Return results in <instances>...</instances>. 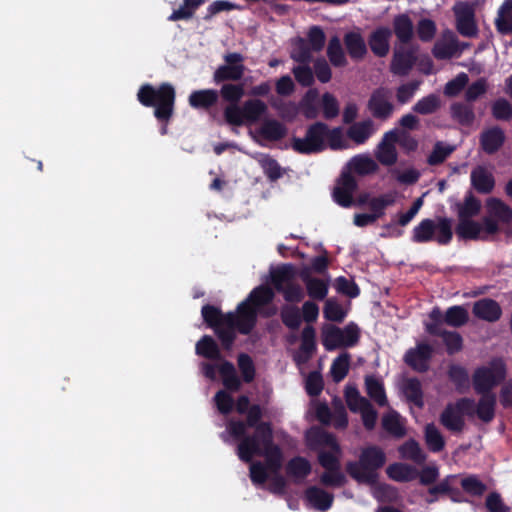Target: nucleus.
Masks as SVG:
<instances>
[{"label":"nucleus","mask_w":512,"mask_h":512,"mask_svg":"<svg viewBox=\"0 0 512 512\" xmlns=\"http://www.w3.org/2000/svg\"><path fill=\"white\" fill-rule=\"evenodd\" d=\"M201 315L205 324L214 330L225 350H230L236 339V330L248 335L256 325V311L247 302L237 306V313H223L220 308L206 304Z\"/></svg>","instance_id":"obj_1"},{"label":"nucleus","mask_w":512,"mask_h":512,"mask_svg":"<svg viewBox=\"0 0 512 512\" xmlns=\"http://www.w3.org/2000/svg\"><path fill=\"white\" fill-rule=\"evenodd\" d=\"M137 100L144 107H153L155 118L162 124L160 132L167 133V125L174 115L176 91L169 82H163L159 86L146 83L140 86L137 92Z\"/></svg>","instance_id":"obj_2"},{"label":"nucleus","mask_w":512,"mask_h":512,"mask_svg":"<svg viewBox=\"0 0 512 512\" xmlns=\"http://www.w3.org/2000/svg\"><path fill=\"white\" fill-rule=\"evenodd\" d=\"M386 463L385 452L376 445L361 450L358 461L346 463V472L358 483L372 485L377 481V471Z\"/></svg>","instance_id":"obj_3"},{"label":"nucleus","mask_w":512,"mask_h":512,"mask_svg":"<svg viewBox=\"0 0 512 512\" xmlns=\"http://www.w3.org/2000/svg\"><path fill=\"white\" fill-rule=\"evenodd\" d=\"M453 238L452 220L448 217H438L437 222L425 218L412 230L411 240L414 243L437 242L448 245Z\"/></svg>","instance_id":"obj_4"},{"label":"nucleus","mask_w":512,"mask_h":512,"mask_svg":"<svg viewBox=\"0 0 512 512\" xmlns=\"http://www.w3.org/2000/svg\"><path fill=\"white\" fill-rule=\"evenodd\" d=\"M507 376V365L501 357L490 360L488 365L477 367L472 375V385L477 394H493L492 389L500 385Z\"/></svg>","instance_id":"obj_5"},{"label":"nucleus","mask_w":512,"mask_h":512,"mask_svg":"<svg viewBox=\"0 0 512 512\" xmlns=\"http://www.w3.org/2000/svg\"><path fill=\"white\" fill-rule=\"evenodd\" d=\"M296 277L297 269L291 263L281 264L270 271L273 287L288 303H299L305 297L303 288L294 282Z\"/></svg>","instance_id":"obj_6"},{"label":"nucleus","mask_w":512,"mask_h":512,"mask_svg":"<svg viewBox=\"0 0 512 512\" xmlns=\"http://www.w3.org/2000/svg\"><path fill=\"white\" fill-rule=\"evenodd\" d=\"M218 371L226 390H219L214 396V401L218 411L223 415H228L232 412L234 406L233 397L229 392L239 391L242 386V381L237 375L233 363L230 361L223 360L218 367Z\"/></svg>","instance_id":"obj_7"},{"label":"nucleus","mask_w":512,"mask_h":512,"mask_svg":"<svg viewBox=\"0 0 512 512\" xmlns=\"http://www.w3.org/2000/svg\"><path fill=\"white\" fill-rule=\"evenodd\" d=\"M273 437V428L270 422H263L254 429L252 435L244 434L243 437L236 439L240 441L237 446V455L245 463H250L254 456H258L263 447L269 444Z\"/></svg>","instance_id":"obj_8"},{"label":"nucleus","mask_w":512,"mask_h":512,"mask_svg":"<svg viewBox=\"0 0 512 512\" xmlns=\"http://www.w3.org/2000/svg\"><path fill=\"white\" fill-rule=\"evenodd\" d=\"M474 399L463 397L448 403L440 414L439 421L448 431L461 433L465 428V416L474 417Z\"/></svg>","instance_id":"obj_9"},{"label":"nucleus","mask_w":512,"mask_h":512,"mask_svg":"<svg viewBox=\"0 0 512 512\" xmlns=\"http://www.w3.org/2000/svg\"><path fill=\"white\" fill-rule=\"evenodd\" d=\"M327 132V124L315 122L308 127L304 138H292V149L297 153L305 155L322 152L325 149Z\"/></svg>","instance_id":"obj_10"},{"label":"nucleus","mask_w":512,"mask_h":512,"mask_svg":"<svg viewBox=\"0 0 512 512\" xmlns=\"http://www.w3.org/2000/svg\"><path fill=\"white\" fill-rule=\"evenodd\" d=\"M224 64L213 73V82L217 85L240 81L246 71L244 56L238 52H230L223 56Z\"/></svg>","instance_id":"obj_11"},{"label":"nucleus","mask_w":512,"mask_h":512,"mask_svg":"<svg viewBox=\"0 0 512 512\" xmlns=\"http://www.w3.org/2000/svg\"><path fill=\"white\" fill-rule=\"evenodd\" d=\"M392 91L387 87L376 88L368 100V110L378 120L386 121L393 115L394 104Z\"/></svg>","instance_id":"obj_12"},{"label":"nucleus","mask_w":512,"mask_h":512,"mask_svg":"<svg viewBox=\"0 0 512 512\" xmlns=\"http://www.w3.org/2000/svg\"><path fill=\"white\" fill-rule=\"evenodd\" d=\"M358 188L357 180L350 171H343L333 189V200L341 207L349 208L354 204L353 194Z\"/></svg>","instance_id":"obj_13"},{"label":"nucleus","mask_w":512,"mask_h":512,"mask_svg":"<svg viewBox=\"0 0 512 512\" xmlns=\"http://www.w3.org/2000/svg\"><path fill=\"white\" fill-rule=\"evenodd\" d=\"M417 49L401 45L396 47L390 63V71L397 76H407L417 61Z\"/></svg>","instance_id":"obj_14"},{"label":"nucleus","mask_w":512,"mask_h":512,"mask_svg":"<svg viewBox=\"0 0 512 512\" xmlns=\"http://www.w3.org/2000/svg\"><path fill=\"white\" fill-rule=\"evenodd\" d=\"M245 414V421L230 420L227 424V431L233 439L243 437L247 428L257 429L260 423H262L263 410L259 404H252Z\"/></svg>","instance_id":"obj_15"},{"label":"nucleus","mask_w":512,"mask_h":512,"mask_svg":"<svg viewBox=\"0 0 512 512\" xmlns=\"http://www.w3.org/2000/svg\"><path fill=\"white\" fill-rule=\"evenodd\" d=\"M433 352L432 346L428 343H419L405 353L404 362L414 371L425 373L430 368Z\"/></svg>","instance_id":"obj_16"},{"label":"nucleus","mask_w":512,"mask_h":512,"mask_svg":"<svg viewBox=\"0 0 512 512\" xmlns=\"http://www.w3.org/2000/svg\"><path fill=\"white\" fill-rule=\"evenodd\" d=\"M506 141L504 130L498 126L484 129L479 135V144L482 151L488 155L497 153Z\"/></svg>","instance_id":"obj_17"},{"label":"nucleus","mask_w":512,"mask_h":512,"mask_svg":"<svg viewBox=\"0 0 512 512\" xmlns=\"http://www.w3.org/2000/svg\"><path fill=\"white\" fill-rule=\"evenodd\" d=\"M398 141V131L390 130L386 132L379 143L376 151L377 160L385 166H392L397 162V150L395 143Z\"/></svg>","instance_id":"obj_18"},{"label":"nucleus","mask_w":512,"mask_h":512,"mask_svg":"<svg viewBox=\"0 0 512 512\" xmlns=\"http://www.w3.org/2000/svg\"><path fill=\"white\" fill-rule=\"evenodd\" d=\"M472 313L479 320L494 323L501 319L503 311L496 300L482 298L473 303Z\"/></svg>","instance_id":"obj_19"},{"label":"nucleus","mask_w":512,"mask_h":512,"mask_svg":"<svg viewBox=\"0 0 512 512\" xmlns=\"http://www.w3.org/2000/svg\"><path fill=\"white\" fill-rule=\"evenodd\" d=\"M392 36V31L385 26H381L376 28L368 38V44L373 52V54L377 57H385L389 53L390 49V38Z\"/></svg>","instance_id":"obj_20"},{"label":"nucleus","mask_w":512,"mask_h":512,"mask_svg":"<svg viewBox=\"0 0 512 512\" xmlns=\"http://www.w3.org/2000/svg\"><path fill=\"white\" fill-rule=\"evenodd\" d=\"M305 501L318 511L329 510L334 502V495L318 486H310L304 492Z\"/></svg>","instance_id":"obj_21"},{"label":"nucleus","mask_w":512,"mask_h":512,"mask_svg":"<svg viewBox=\"0 0 512 512\" xmlns=\"http://www.w3.org/2000/svg\"><path fill=\"white\" fill-rule=\"evenodd\" d=\"M219 100V93L215 89H201L191 92L188 103L193 109L209 111Z\"/></svg>","instance_id":"obj_22"},{"label":"nucleus","mask_w":512,"mask_h":512,"mask_svg":"<svg viewBox=\"0 0 512 512\" xmlns=\"http://www.w3.org/2000/svg\"><path fill=\"white\" fill-rule=\"evenodd\" d=\"M471 186L480 194H490L495 187V178L483 166L475 167L470 174Z\"/></svg>","instance_id":"obj_23"},{"label":"nucleus","mask_w":512,"mask_h":512,"mask_svg":"<svg viewBox=\"0 0 512 512\" xmlns=\"http://www.w3.org/2000/svg\"><path fill=\"white\" fill-rule=\"evenodd\" d=\"M306 444L311 450L320 446H329L334 452L341 454V448L336 438L331 433L321 429H312L306 434Z\"/></svg>","instance_id":"obj_24"},{"label":"nucleus","mask_w":512,"mask_h":512,"mask_svg":"<svg viewBox=\"0 0 512 512\" xmlns=\"http://www.w3.org/2000/svg\"><path fill=\"white\" fill-rule=\"evenodd\" d=\"M392 25L393 33L401 45L409 44L414 37V25L409 15L405 13L396 15Z\"/></svg>","instance_id":"obj_25"},{"label":"nucleus","mask_w":512,"mask_h":512,"mask_svg":"<svg viewBox=\"0 0 512 512\" xmlns=\"http://www.w3.org/2000/svg\"><path fill=\"white\" fill-rule=\"evenodd\" d=\"M478 402L474 401L473 411L482 422L490 423L495 417L496 395L480 394Z\"/></svg>","instance_id":"obj_26"},{"label":"nucleus","mask_w":512,"mask_h":512,"mask_svg":"<svg viewBox=\"0 0 512 512\" xmlns=\"http://www.w3.org/2000/svg\"><path fill=\"white\" fill-rule=\"evenodd\" d=\"M286 474L295 482L306 479L312 472L310 461L303 456H295L286 464Z\"/></svg>","instance_id":"obj_27"},{"label":"nucleus","mask_w":512,"mask_h":512,"mask_svg":"<svg viewBox=\"0 0 512 512\" xmlns=\"http://www.w3.org/2000/svg\"><path fill=\"white\" fill-rule=\"evenodd\" d=\"M258 456L265 457L264 465L267 466L272 474H277L282 468L283 453L281 448L274 443L273 437L271 438L270 443L263 447Z\"/></svg>","instance_id":"obj_28"},{"label":"nucleus","mask_w":512,"mask_h":512,"mask_svg":"<svg viewBox=\"0 0 512 512\" xmlns=\"http://www.w3.org/2000/svg\"><path fill=\"white\" fill-rule=\"evenodd\" d=\"M259 135L267 141L276 142L286 137L287 127L275 119L265 120L258 129Z\"/></svg>","instance_id":"obj_29"},{"label":"nucleus","mask_w":512,"mask_h":512,"mask_svg":"<svg viewBox=\"0 0 512 512\" xmlns=\"http://www.w3.org/2000/svg\"><path fill=\"white\" fill-rule=\"evenodd\" d=\"M451 118L461 126L469 127L475 121V113L472 104L466 102H454L450 106Z\"/></svg>","instance_id":"obj_30"},{"label":"nucleus","mask_w":512,"mask_h":512,"mask_svg":"<svg viewBox=\"0 0 512 512\" xmlns=\"http://www.w3.org/2000/svg\"><path fill=\"white\" fill-rule=\"evenodd\" d=\"M456 15L457 31L464 37L476 36L478 30L474 21L473 11L468 7H464L463 9L456 11Z\"/></svg>","instance_id":"obj_31"},{"label":"nucleus","mask_w":512,"mask_h":512,"mask_svg":"<svg viewBox=\"0 0 512 512\" xmlns=\"http://www.w3.org/2000/svg\"><path fill=\"white\" fill-rule=\"evenodd\" d=\"M460 50L457 38L450 32L448 40H438L435 42L432 54L438 60H446L452 58Z\"/></svg>","instance_id":"obj_32"},{"label":"nucleus","mask_w":512,"mask_h":512,"mask_svg":"<svg viewBox=\"0 0 512 512\" xmlns=\"http://www.w3.org/2000/svg\"><path fill=\"white\" fill-rule=\"evenodd\" d=\"M494 23L499 34H512V0H504L498 9Z\"/></svg>","instance_id":"obj_33"},{"label":"nucleus","mask_w":512,"mask_h":512,"mask_svg":"<svg viewBox=\"0 0 512 512\" xmlns=\"http://www.w3.org/2000/svg\"><path fill=\"white\" fill-rule=\"evenodd\" d=\"M367 395L380 407L388 405V400L383 382L374 375L365 377Z\"/></svg>","instance_id":"obj_34"},{"label":"nucleus","mask_w":512,"mask_h":512,"mask_svg":"<svg viewBox=\"0 0 512 512\" xmlns=\"http://www.w3.org/2000/svg\"><path fill=\"white\" fill-rule=\"evenodd\" d=\"M402 391L408 402L413 403L418 408L424 406V394L418 378H407L403 383Z\"/></svg>","instance_id":"obj_35"},{"label":"nucleus","mask_w":512,"mask_h":512,"mask_svg":"<svg viewBox=\"0 0 512 512\" xmlns=\"http://www.w3.org/2000/svg\"><path fill=\"white\" fill-rule=\"evenodd\" d=\"M487 209L489 215L503 224L512 222V208L498 198H489L487 200Z\"/></svg>","instance_id":"obj_36"},{"label":"nucleus","mask_w":512,"mask_h":512,"mask_svg":"<svg viewBox=\"0 0 512 512\" xmlns=\"http://www.w3.org/2000/svg\"><path fill=\"white\" fill-rule=\"evenodd\" d=\"M373 122L370 119L353 123L347 129V137L356 144H364L373 134Z\"/></svg>","instance_id":"obj_37"},{"label":"nucleus","mask_w":512,"mask_h":512,"mask_svg":"<svg viewBox=\"0 0 512 512\" xmlns=\"http://www.w3.org/2000/svg\"><path fill=\"white\" fill-rule=\"evenodd\" d=\"M386 473L388 477L397 482H409L417 478L418 471L415 467L405 463L390 464Z\"/></svg>","instance_id":"obj_38"},{"label":"nucleus","mask_w":512,"mask_h":512,"mask_svg":"<svg viewBox=\"0 0 512 512\" xmlns=\"http://www.w3.org/2000/svg\"><path fill=\"white\" fill-rule=\"evenodd\" d=\"M344 42L347 52L352 59L361 60L367 54L365 41L359 33H347L344 37Z\"/></svg>","instance_id":"obj_39"},{"label":"nucleus","mask_w":512,"mask_h":512,"mask_svg":"<svg viewBox=\"0 0 512 512\" xmlns=\"http://www.w3.org/2000/svg\"><path fill=\"white\" fill-rule=\"evenodd\" d=\"M274 297V291L270 287L260 285L250 292L248 298L244 302H247L257 312L260 307L271 303Z\"/></svg>","instance_id":"obj_40"},{"label":"nucleus","mask_w":512,"mask_h":512,"mask_svg":"<svg viewBox=\"0 0 512 512\" xmlns=\"http://www.w3.org/2000/svg\"><path fill=\"white\" fill-rule=\"evenodd\" d=\"M196 354L209 360H222V354L216 341L209 335H204L196 343Z\"/></svg>","instance_id":"obj_41"},{"label":"nucleus","mask_w":512,"mask_h":512,"mask_svg":"<svg viewBox=\"0 0 512 512\" xmlns=\"http://www.w3.org/2000/svg\"><path fill=\"white\" fill-rule=\"evenodd\" d=\"M447 375L459 393H464L470 387L469 374L466 368L458 364H451L448 367Z\"/></svg>","instance_id":"obj_42"},{"label":"nucleus","mask_w":512,"mask_h":512,"mask_svg":"<svg viewBox=\"0 0 512 512\" xmlns=\"http://www.w3.org/2000/svg\"><path fill=\"white\" fill-rule=\"evenodd\" d=\"M348 168L358 175L365 176L375 173L378 170V165L369 156L357 155L349 161Z\"/></svg>","instance_id":"obj_43"},{"label":"nucleus","mask_w":512,"mask_h":512,"mask_svg":"<svg viewBox=\"0 0 512 512\" xmlns=\"http://www.w3.org/2000/svg\"><path fill=\"white\" fill-rule=\"evenodd\" d=\"M263 173L270 182H275L283 176V169L278 161L269 154H261L258 159Z\"/></svg>","instance_id":"obj_44"},{"label":"nucleus","mask_w":512,"mask_h":512,"mask_svg":"<svg viewBox=\"0 0 512 512\" xmlns=\"http://www.w3.org/2000/svg\"><path fill=\"white\" fill-rule=\"evenodd\" d=\"M482 226L468 218H459V223L456 226L455 232L460 239L475 240L479 238Z\"/></svg>","instance_id":"obj_45"},{"label":"nucleus","mask_w":512,"mask_h":512,"mask_svg":"<svg viewBox=\"0 0 512 512\" xmlns=\"http://www.w3.org/2000/svg\"><path fill=\"white\" fill-rule=\"evenodd\" d=\"M469 321V313L464 306L454 305L449 307L444 314V323L448 326L459 328Z\"/></svg>","instance_id":"obj_46"},{"label":"nucleus","mask_w":512,"mask_h":512,"mask_svg":"<svg viewBox=\"0 0 512 512\" xmlns=\"http://www.w3.org/2000/svg\"><path fill=\"white\" fill-rule=\"evenodd\" d=\"M342 329L335 325H328L322 330V344L327 351L343 347Z\"/></svg>","instance_id":"obj_47"},{"label":"nucleus","mask_w":512,"mask_h":512,"mask_svg":"<svg viewBox=\"0 0 512 512\" xmlns=\"http://www.w3.org/2000/svg\"><path fill=\"white\" fill-rule=\"evenodd\" d=\"M280 318L285 327L292 331L298 330L302 323L301 310L295 305L282 306Z\"/></svg>","instance_id":"obj_48"},{"label":"nucleus","mask_w":512,"mask_h":512,"mask_svg":"<svg viewBox=\"0 0 512 512\" xmlns=\"http://www.w3.org/2000/svg\"><path fill=\"white\" fill-rule=\"evenodd\" d=\"M424 437L426 445L431 452L438 453L444 449V437L434 423H429L425 426Z\"/></svg>","instance_id":"obj_49"},{"label":"nucleus","mask_w":512,"mask_h":512,"mask_svg":"<svg viewBox=\"0 0 512 512\" xmlns=\"http://www.w3.org/2000/svg\"><path fill=\"white\" fill-rule=\"evenodd\" d=\"M350 359V354L343 352L333 360L330 373L335 383L341 382L347 376L350 368Z\"/></svg>","instance_id":"obj_50"},{"label":"nucleus","mask_w":512,"mask_h":512,"mask_svg":"<svg viewBox=\"0 0 512 512\" xmlns=\"http://www.w3.org/2000/svg\"><path fill=\"white\" fill-rule=\"evenodd\" d=\"M246 122L255 123L267 112V105L260 99H249L243 103Z\"/></svg>","instance_id":"obj_51"},{"label":"nucleus","mask_w":512,"mask_h":512,"mask_svg":"<svg viewBox=\"0 0 512 512\" xmlns=\"http://www.w3.org/2000/svg\"><path fill=\"white\" fill-rule=\"evenodd\" d=\"M395 202L396 196L394 193L389 192L381 194L378 197L371 198L369 201V209L372 212L371 214L375 216L376 219H379L385 215V209L394 205Z\"/></svg>","instance_id":"obj_52"},{"label":"nucleus","mask_w":512,"mask_h":512,"mask_svg":"<svg viewBox=\"0 0 512 512\" xmlns=\"http://www.w3.org/2000/svg\"><path fill=\"white\" fill-rule=\"evenodd\" d=\"M206 0H183L178 9H175L168 17L169 21L188 20L193 17L195 11L205 3Z\"/></svg>","instance_id":"obj_53"},{"label":"nucleus","mask_w":512,"mask_h":512,"mask_svg":"<svg viewBox=\"0 0 512 512\" xmlns=\"http://www.w3.org/2000/svg\"><path fill=\"white\" fill-rule=\"evenodd\" d=\"M440 107V97L436 94H429L419 99L412 107V110L420 115H430L437 112Z\"/></svg>","instance_id":"obj_54"},{"label":"nucleus","mask_w":512,"mask_h":512,"mask_svg":"<svg viewBox=\"0 0 512 512\" xmlns=\"http://www.w3.org/2000/svg\"><path fill=\"white\" fill-rule=\"evenodd\" d=\"M327 56L335 67H343L347 60L338 36H333L328 43Z\"/></svg>","instance_id":"obj_55"},{"label":"nucleus","mask_w":512,"mask_h":512,"mask_svg":"<svg viewBox=\"0 0 512 512\" xmlns=\"http://www.w3.org/2000/svg\"><path fill=\"white\" fill-rule=\"evenodd\" d=\"M481 210V201L469 192L462 204H458V217L471 219L477 216Z\"/></svg>","instance_id":"obj_56"},{"label":"nucleus","mask_w":512,"mask_h":512,"mask_svg":"<svg viewBox=\"0 0 512 512\" xmlns=\"http://www.w3.org/2000/svg\"><path fill=\"white\" fill-rule=\"evenodd\" d=\"M219 96L229 104L239 103L245 94L244 85L236 83H222Z\"/></svg>","instance_id":"obj_57"},{"label":"nucleus","mask_w":512,"mask_h":512,"mask_svg":"<svg viewBox=\"0 0 512 512\" xmlns=\"http://www.w3.org/2000/svg\"><path fill=\"white\" fill-rule=\"evenodd\" d=\"M318 97V91L316 89H310L306 92L303 99L300 102V109L302 114L307 119L317 118L319 111L316 105Z\"/></svg>","instance_id":"obj_58"},{"label":"nucleus","mask_w":512,"mask_h":512,"mask_svg":"<svg viewBox=\"0 0 512 512\" xmlns=\"http://www.w3.org/2000/svg\"><path fill=\"white\" fill-rule=\"evenodd\" d=\"M300 350L312 357L317 350L316 331L311 325H306L301 332Z\"/></svg>","instance_id":"obj_59"},{"label":"nucleus","mask_w":512,"mask_h":512,"mask_svg":"<svg viewBox=\"0 0 512 512\" xmlns=\"http://www.w3.org/2000/svg\"><path fill=\"white\" fill-rule=\"evenodd\" d=\"M237 364L242 380L245 383L253 382L256 376V368L251 356L246 353H240L237 357Z\"/></svg>","instance_id":"obj_60"},{"label":"nucleus","mask_w":512,"mask_h":512,"mask_svg":"<svg viewBox=\"0 0 512 512\" xmlns=\"http://www.w3.org/2000/svg\"><path fill=\"white\" fill-rule=\"evenodd\" d=\"M382 427L385 431L395 437H403L406 433L404 426L401 424L399 414L392 412L386 414L382 418Z\"/></svg>","instance_id":"obj_61"},{"label":"nucleus","mask_w":512,"mask_h":512,"mask_svg":"<svg viewBox=\"0 0 512 512\" xmlns=\"http://www.w3.org/2000/svg\"><path fill=\"white\" fill-rule=\"evenodd\" d=\"M454 147L444 145L442 142H436L432 152L427 157V163L430 166H437L442 164L454 151Z\"/></svg>","instance_id":"obj_62"},{"label":"nucleus","mask_w":512,"mask_h":512,"mask_svg":"<svg viewBox=\"0 0 512 512\" xmlns=\"http://www.w3.org/2000/svg\"><path fill=\"white\" fill-rule=\"evenodd\" d=\"M320 483L326 487L341 488L347 483V478L341 468L325 470L320 476Z\"/></svg>","instance_id":"obj_63"},{"label":"nucleus","mask_w":512,"mask_h":512,"mask_svg":"<svg viewBox=\"0 0 512 512\" xmlns=\"http://www.w3.org/2000/svg\"><path fill=\"white\" fill-rule=\"evenodd\" d=\"M491 113L498 121H510L512 119V104L505 98H498L492 103Z\"/></svg>","instance_id":"obj_64"}]
</instances>
